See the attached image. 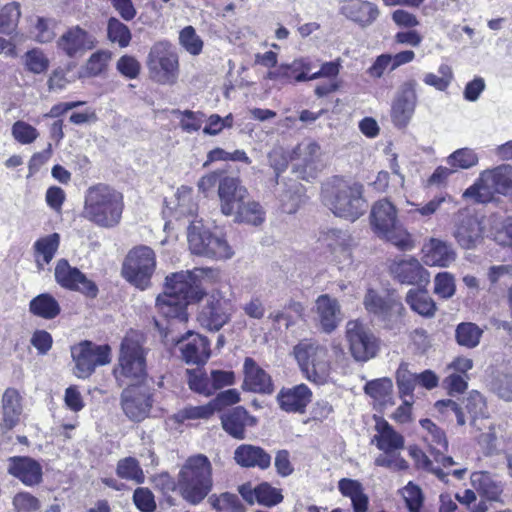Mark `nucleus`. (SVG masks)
Segmentation results:
<instances>
[{"mask_svg":"<svg viewBox=\"0 0 512 512\" xmlns=\"http://www.w3.org/2000/svg\"><path fill=\"white\" fill-rule=\"evenodd\" d=\"M324 240L333 253L344 252L349 244V235L340 229H330L326 232Z\"/></svg>","mask_w":512,"mask_h":512,"instance_id":"nucleus-62","label":"nucleus"},{"mask_svg":"<svg viewBox=\"0 0 512 512\" xmlns=\"http://www.w3.org/2000/svg\"><path fill=\"white\" fill-rule=\"evenodd\" d=\"M390 272L394 279L401 284L420 287L426 286L430 281L428 271L413 257L394 261L390 265Z\"/></svg>","mask_w":512,"mask_h":512,"instance_id":"nucleus-23","label":"nucleus"},{"mask_svg":"<svg viewBox=\"0 0 512 512\" xmlns=\"http://www.w3.org/2000/svg\"><path fill=\"white\" fill-rule=\"evenodd\" d=\"M243 370L245 389L261 394H271L274 391L270 375L258 366L253 358H245Z\"/></svg>","mask_w":512,"mask_h":512,"instance_id":"nucleus-29","label":"nucleus"},{"mask_svg":"<svg viewBox=\"0 0 512 512\" xmlns=\"http://www.w3.org/2000/svg\"><path fill=\"white\" fill-rule=\"evenodd\" d=\"M453 235L462 248L473 249L482 241L483 227L476 216L461 213L458 216Z\"/></svg>","mask_w":512,"mask_h":512,"instance_id":"nucleus-25","label":"nucleus"},{"mask_svg":"<svg viewBox=\"0 0 512 512\" xmlns=\"http://www.w3.org/2000/svg\"><path fill=\"white\" fill-rule=\"evenodd\" d=\"M294 356L307 380L325 384L331 373V361L326 346L313 340H302L293 349Z\"/></svg>","mask_w":512,"mask_h":512,"instance_id":"nucleus-5","label":"nucleus"},{"mask_svg":"<svg viewBox=\"0 0 512 512\" xmlns=\"http://www.w3.org/2000/svg\"><path fill=\"white\" fill-rule=\"evenodd\" d=\"M293 172L302 180L311 181L323 168L320 146L314 141H303L293 150Z\"/></svg>","mask_w":512,"mask_h":512,"instance_id":"nucleus-16","label":"nucleus"},{"mask_svg":"<svg viewBox=\"0 0 512 512\" xmlns=\"http://www.w3.org/2000/svg\"><path fill=\"white\" fill-rule=\"evenodd\" d=\"M179 40L180 44L191 55H199L203 49V41L192 26H187L181 30Z\"/></svg>","mask_w":512,"mask_h":512,"instance_id":"nucleus-55","label":"nucleus"},{"mask_svg":"<svg viewBox=\"0 0 512 512\" xmlns=\"http://www.w3.org/2000/svg\"><path fill=\"white\" fill-rule=\"evenodd\" d=\"M418 83L415 79L404 81L397 89L391 105V119L398 128H405L411 121L418 102Z\"/></svg>","mask_w":512,"mask_h":512,"instance_id":"nucleus-17","label":"nucleus"},{"mask_svg":"<svg viewBox=\"0 0 512 512\" xmlns=\"http://www.w3.org/2000/svg\"><path fill=\"white\" fill-rule=\"evenodd\" d=\"M163 341L166 345H178L182 359L187 364L201 365L210 357L209 340L198 333L187 331L184 335H178L166 332Z\"/></svg>","mask_w":512,"mask_h":512,"instance_id":"nucleus-12","label":"nucleus"},{"mask_svg":"<svg viewBox=\"0 0 512 512\" xmlns=\"http://www.w3.org/2000/svg\"><path fill=\"white\" fill-rule=\"evenodd\" d=\"M22 397L15 388H7L2 396L3 422L7 429L14 428L20 421L23 411Z\"/></svg>","mask_w":512,"mask_h":512,"instance_id":"nucleus-35","label":"nucleus"},{"mask_svg":"<svg viewBox=\"0 0 512 512\" xmlns=\"http://www.w3.org/2000/svg\"><path fill=\"white\" fill-rule=\"evenodd\" d=\"M189 303L173 298V296L159 295L156 299V307L161 316L166 318L167 326L162 327L161 324L156 321V326L159 329L165 330L166 332L174 333V327L177 324H185L188 321L187 306Z\"/></svg>","mask_w":512,"mask_h":512,"instance_id":"nucleus-24","label":"nucleus"},{"mask_svg":"<svg viewBox=\"0 0 512 512\" xmlns=\"http://www.w3.org/2000/svg\"><path fill=\"white\" fill-rule=\"evenodd\" d=\"M364 187L358 182L336 179L322 192L323 202L339 218L354 222L367 210Z\"/></svg>","mask_w":512,"mask_h":512,"instance_id":"nucleus-2","label":"nucleus"},{"mask_svg":"<svg viewBox=\"0 0 512 512\" xmlns=\"http://www.w3.org/2000/svg\"><path fill=\"white\" fill-rule=\"evenodd\" d=\"M456 286L452 274L441 272L435 276L434 293L441 298L448 299L455 294Z\"/></svg>","mask_w":512,"mask_h":512,"instance_id":"nucleus-57","label":"nucleus"},{"mask_svg":"<svg viewBox=\"0 0 512 512\" xmlns=\"http://www.w3.org/2000/svg\"><path fill=\"white\" fill-rule=\"evenodd\" d=\"M122 411L133 422L144 420L150 413L152 407L150 394L137 384H128L120 397Z\"/></svg>","mask_w":512,"mask_h":512,"instance_id":"nucleus-19","label":"nucleus"},{"mask_svg":"<svg viewBox=\"0 0 512 512\" xmlns=\"http://www.w3.org/2000/svg\"><path fill=\"white\" fill-rule=\"evenodd\" d=\"M165 296H173L180 301L190 303L202 297L199 280L190 271L172 273L166 277Z\"/></svg>","mask_w":512,"mask_h":512,"instance_id":"nucleus-20","label":"nucleus"},{"mask_svg":"<svg viewBox=\"0 0 512 512\" xmlns=\"http://www.w3.org/2000/svg\"><path fill=\"white\" fill-rule=\"evenodd\" d=\"M24 59L27 69L34 74L43 73L49 67L48 58L39 49H32L26 52Z\"/></svg>","mask_w":512,"mask_h":512,"instance_id":"nucleus-58","label":"nucleus"},{"mask_svg":"<svg viewBox=\"0 0 512 512\" xmlns=\"http://www.w3.org/2000/svg\"><path fill=\"white\" fill-rule=\"evenodd\" d=\"M483 330L472 322H462L455 330L456 342L465 348L472 349L479 345Z\"/></svg>","mask_w":512,"mask_h":512,"instance_id":"nucleus-45","label":"nucleus"},{"mask_svg":"<svg viewBox=\"0 0 512 512\" xmlns=\"http://www.w3.org/2000/svg\"><path fill=\"white\" fill-rule=\"evenodd\" d=\"M189 388L201 395L210 396L213 394V385H211L210 376L200 370H187Z\"/></svg>","mask_w":512,"mask_h":512,"instance_id":"nucleus-51","label":"nucleus"},{"mask_svg":"<svg viewBox=\"0 0 512 512\" xmlns=\"http://www.w3.org/2000/svg\"><path fill=\"white\" fill-rule=\"evenodd\" d=\"M220 419L223 430L231 437L239 440L245 438L246 426H253L256 423V418L249 415L242 406L225 411Z\"/></svg>","mask_w":512,"mask_h":512,"instance_id":"nucleus-31","label":"nucleus"},{"mask_svg":"<svg viewBox=\"0 0 512 512\" xmlns=\"http://www.w3.org/2000/svg\"><path fill=\"white\" fill-rule=\"evenodd\" d=\"M107 39L111 44L123 49L130 45L132 33L130 28L117 17L111 16L107 20Z\"/></svg>","mask_w":512,"mask_h":512,"instance_id":"nucleus-41","label":"nucleus"},{"mask_svg":"<svg viewBox=\"0 0 512 512\" xmlns=\"http://www.w3.org/2000/svg\"><path fill=\"white\" fill-rule=\"evenodd\" d=\"M114 374L118 381L137 384L146 376L145 351L138 339L127 335L121 343L118 367Z\"/></svg>","mask_w":512,"mask_h":512,"instance_id":"nucleus-8","label":"nucleus"},{"mask_svg":"<svg viewBox=\"0 0 512 512\" xmlns=\"http://www.w3.org/2000/svg\"><path fill=\"white\" fill-rule=\"evenodd\" d=\"M29 310L38 317L54 319L60 314L61 308L57 300L51 294L43 293L30 301Z\"/></svg>","mask_w":512,"mask_h":512,"instance_id":"nucleus-38","label":"nucleus"},{"mask_svg":"<svg viewBox=\"0 0 512 512\" xmlns=\"http://www.w3.org/2000/svg\"><path fill=\"white\" fill-rule=\"evenodd\" d=\"M55 280L63 288L78 291L87 297L95 298L98 287L78 268L70 266L66 259L58 260L55 267Z\"/></svg>","mask_w":512,"mask_h":512,"instance_id":"nucleus-18","label":"nucleus"},{"mask_svg":"<svg viewBox=\"0 0 512 512\" xmlns=\"http://www.w3.org/2000/svg\"><path fill=\"white\" fill-rule=\"evenodd\" d=\"M512 191V166L502 164L483 171L476 182L463 193L464 197L486 202L494 193L506 194Z\"/></svg>","mask_w":512,"mask_h":512,"instance_id":"nucleus-11","label":"nucleus"},{"mask_svg":"<svg viewBox=\"0 0 512 512\" xmlns=\"http://www.w3.org/2000/svg\"><path fill=\"white\" fill-rule=\"evenodd\" d=\"M375 429L377 434L374 435L372 442L379 450L399 452L404 448V437L396 432L386 420L378 421Z\"/></svg>","mask_w":512,"mask_h":512,"instance_id":"nucleus-34","label":"nucleus"},{"mask_svg":"<svg viewBox=\"0 0 512 512\" xmlns=\"http://www.w3.org/2000/svg\"><path fill=\"white\" fill-rule=\"evenodd\" d=\"M302 189L303 187L300 183L294 182L289 186L288 190L281 195L280 200L285 212L294 213L298 209L301 203Z\"/></svg>","mask_w":512,"mask_h":512,"instance_id":"nucleus-56","label":"nucleus"},{"mask_svg":"<svg viewBox=\"0 0 512 512\" xmlns=\"http://www.w3.org/2000/svg\"><path fill=\"white\" fill-rule=\"evenodd\" d=\"M218 195L221 211L226 216H232L249 196L246 187L241 185L240 180L230 176H225L220 180Z\"/></svg>","mask_w":512,"mask_h":512,"instance_id":"nucleus-22","label":"nucleus"},{"mask_svg":"<svg viewBox=\"0 0 512 512\" xmlns=\"http://www.w3.org/2000/svg\"><path fill=\"white\" fill-rule=\"evenodd\" d=\"M208 501L213 509L219 512H241L242 510L238 496L229 492L220 495L213 494Z\"/></svg>","mask_w":512,"mask_h":512,"instance_id":"nucleus-52","label":"nucleus"},{"mask_svg":"<svg viewBox=\"0 0 512 512\" xmlns=\"http://www.w3.org/2000/svg\"><path fill=\"white\" fill-rule=\"evenodd\" d=\"M57 49L69 58H80L95 46L94 37L80 26L68 28L56 41Z\"/></svg>","mask_w":512,"mask_h":512,"instance_id":"nucleus-21","label":"nucleus"},{"mask_svg":"<svg viewBox=\"0 0 512 512\" xmlns=\"http://www.w3.org/2000/svg\"><path fill=\"white\" fill-rule=\"evenodd\" d=\"M283 501L280 489L273 487L268 482L257 485V503L266 507H273Z\"/></svg>","mask_w":512,"mask_h":512,"instance_id":"nucleus-53","label":"nucleus"},{"mask_svg":"<svg viewBox=\"0 0 512 512\" xmlns=\"http://www.w3.org/2000/svg\"><path fill=\"white\" fill-rule=\"evenodd\" d=\"M235 462L245 468H259L266 470L271 465V455L266 452L262 447L241 444L234 451Z\"/></svg>","mask_w":512,"mask_h":512,"instance_id":"nucleus-33","label":"nucleus"},{"mask_svg":"<svg viewBox=\"0 0 512 512\" xmlns=\"http://www.w3.org/2000/svg\"><path fill=\"white\" fill-rule=\"evenodd\" d=\"M471 482L478 493L487 500L498 501L500 499L503 489L487 472L473 473L471 476Z\"/></svg>","mask_w":512,"mask_h":512,"instance_id":"nucleus-40","label":"nucleus"},{"mask_svg":"<svg viewBox=\"0 0 512 512\" xmlns=\"http://www.w3.org/2000/svg\"><path fill=\"white\" fill-rule=\"evenodd\" d=\"M21 16L20 4L11 2L0 8V33H12L19 22Z\"/></svg>","mask_w":512,"mask_h":512,"instance_id":"nucleus-50","label":"nucleus"},{"mask_svg":"<svg viewBox=\"0 0 512 512\" xmlns=\"http://www.w3.org/2000/svg\"><path fill=\"white\" fill-rule=\"evenodd\" d=\"M133 502L142 512H153L156 509L154 495L148 488H136L133 493Z\"/></svg>","mask_w":512,"mask_h":512,"instance_id":"nucleus-64","label":"nucleus"},{"mask_svg":"<svg viewBox=\"0 0 512 512\" xmlns=\"http://www.w3.org/2000/svg\"><path fill=\"white\" fill-rule=\"evenodd\" d=\"M147 68L150 78L158 84L172 85L179 73L178 55L172 45L166 41L156 42L147 56Z\"/></svg>","mask_w":512,"mask_h":512,"instance_id":"nucleus-9","label":"nucleus"},{"mask_svg":"<svg viewBox=\"0 0 512 512\" xmlns=\"http://www.w3.org/2000/svg\"><path fill=\"white\" fill-rule=\"evenodd\" d=\"M406 302L410 308L424 317H433L436 312V304L424 291L410 289L406 295Z\"/></svg>","mask_w":512,"mask_h":512,"instance_id":"nucleus-43","label":"nucleus"},{"mask_svg":"<svg viewBox=\"0 0 512 512\" xmlns=\"http://www.w3.org/2000/svg\"><path fill=\"white\" fill-rule=\"evenodd\" d=\"M233 216H235V221L237 222L254 226L262 224L265 220L263 207L258 202L250 200L249 197L244 200L239 209L235 210Z\"/></svg>","mask_w":512,"mask_h":512,"instance_id":"nucleus-42","label":"nucleus"},{"mask_svg":"<svg viewBox=\"0 0 512 512\" xmlns=\"http://www.w3.org/2000/svg\"><path fill=\"white\" fill-rule=\"evenodd\" d=\"M370 223L374 233L381 239L390 242L400 250L413 248L410 234L398 218V210L387 199L374 203L370 213Z\"/></svg>","mask_w":512,"mask_h":512,"instance_id":"nucleus-4","label":"nucleus"},{"mask_svg":"<svg viewBox=\"0 0 512 512\" xmlns=\"http://www.w3.org/2000/svg\"><path fill=\"white\" fill-rule=\"evenodd\" d=\"M315 310L319 326L327 334L332 333L342 321L339 302L328 294H322L316 299Z\"/></svg>","mask_w":512,"mask_h":512,"instance_id":"nucleus-26","label":"nucleus"},{"mask_svg":"<svg viewBox=\"0 0 512 512\" xmlns=\"http://www.w3.org/2000/svg\"><path fill=\"white\" fill-rule=\"evenodd\" d=\"M123 210L122 193L106 184H97L86 192L81 217L109 229L120 223Z\"/></svg>","mask_w":512,"mask_h":512,"instance_id":"nucleus-1","label":"nucleus"},{"mask_svg":"<svg viewBox=\"0 0 512 512\" xmlns=\"http://www.w3.org/2000/svg\"><path fill=\"white\" fill-rule=\"evenodd\" d=\"M59 245L60 235L58 233L41 237L34 243V256L39 270H43L44 264H49L52 261Z\"/></svg>","mask_w":512,"mask_h":512,"instance_id":"nucleus-36","label":"nucleus"},{"mask_svg":"<svg viewBox=\"0 0 512 512\" xmlns=\"http://www.w3.org/2000/svg\"><path fill=\"white\" fill-rule=\"evenodd\" d=\"M340 13L362 27L371 25L379 16L376 4L365 0H345Z\"/></svg>","mask_w":512,"mask_h":512,"instance_id":"nucleus-30","label":"nucleus"},{"mask_svg":"<svg viewBox=\"0 0 512 512\" xmlns=\"http://www.w3.org/2000/svg\"><path fill=\"white\" fill-rule=\"evenodd\" d=\"M374 463L376 466L385 467L393 471H404L409 467L407 461L401 457L400 452L395 451H383L382 454L376 457Z\"/></svg>","mask_w":512,"mask_h":512,"instance_id":"nucleus-54","label":"nucleus"},{"mask_svg":"<svg viewBox=\"0 0 512 512\" xmlns=\"http://www.w3.org/2000/svg\"><path fill=\"white\" fill-rule=\"evenodd\" d=\"M71 355L75 362V374L79 378H86L97 366L110 362V347L83 341L71 348Z\"/></svg>","mask_w":512,"mask_h":512,"instance_id":"nucleus-15","label":"nucleus"},{"mask_svg":"<svg viewBox=\"0 0 512 512\" xmlns=\"http://www.w3.org/2000/svg\"><path fill=\"white\" fill-rule=\"evenodd\" d=\"M116 474L119 478L142 484L145 480L139 461L131 456L120 459L117 462Z\"/></svg>","mask_w":512,"mask_h":512,"instance_id":"nucleus-46","label":"nucleus"},{"mask_svg":"<svg viewBox=\"0 0 512 512\" xmlns=\"http://www.w3.org/2000/svg\"><path fill=\"white\" fill-rule=\"evenodd\" d=\"M12 135L21 144L34 142L39 133L36 128L24 121H16L12 126Z\"/></svg>","mask_w":512,"mask_h":512,"instance_id":"nucleus-61","label":"nucleus"},{"mask_svg":"<svg viewBox=\"0 0 512 512\" xmlns=\"http://www.w3.org/2000/svg\"><path fill=\"white\" fill-rule=\"evenodd\" d=\"M363 305L368 314L385 329L400 330L404 325L405 307L401 300L392 294H381L374 289H368Z\"/></svg>","mask_w":512,"mask_h":512,"instance_id":"nucleus-6","label":"nucleus"},{"mask_svg":"<svg viewBox=\"0 0 512 512\" xmlns=\"http://www.w3.org/2000/svg\"><path fill=\"white\" fill-rule=\"evenodd\" d=\"M111 57L112 53L108 50H99L93 53L86 63L88 74L92 76L101 74L106 69Z\"/></svg>","mask_w":512,"mask_h":512,"instance_id":"nucleus-59","label":"nucleus"},{"mask_svg":"<svg viewBox=\"0 0 512 512\" xmlns=\"http://www.w3.org/2000/svg\"><path fill=\"white\" fill-rule=\"evenodd\" d=\"M422 251L423 262L428 266L448 267L456 259L452 245L436 238H431Z\"/></svg>","mask_w":512,"mask_h":512,"instance_id":"nucleus-32","label":"nucleus"},{"mask_svg":"<svg viewBox=\"0 0 512 512\" xmlns=\"http://www.w3.org/2000/svg\"><path fill=\"white\" fill-rule=\"evenodd\" d=\"M479 157L471 148H460L450 154L446 162L456 172L459 169H470L478 164Z\"/></svg>","mask_w":512,"mask_h":512,"instance_id":"nucleus-49","label":"nucleus"},{"mask_svg":"<svg viewBox=\"0 0 512 512\" xmlns=\"http://www.w3.org/2000/svg\"><path fill=\"white\" fill-rule=\"evenodd\" d=\"M187 240L191 252L199 256L224 260L234 255V251L224 237L213 234L198 220L191 221Z\"/></svg>","mask_w":512,"mask_h":512,"instance_id":"nucleus-7","label":"nucleus"},{"mask_svg":"<svg viewBox=\"0 0 512 512\" xmlns=\"http://www.w3.org/2000/svg\"><path fill=\"white\" fill-rule=\"evenodd\" d=\"M173 114H180L183 118L180 120V127L183 131L191 133L198 131L201 128L203 119L205 117L203 112L191 110H174Z\"/></svg>","mask_w":512,"mask_h":512,"instance_id":"nucleus-60","label":"nucleus"},{"mask_svg":"<svg viewBox=\"0 0 512 512\" xmlns=\"http://www.w3.org/2000/svg\"><path fill=\"white\" fill-rule=\"evenodd\" d=\"M346 339L356 361L366 362L377 355L379 343L373 332L359 320L346 323Z\"/></svg>","mask_w":512,"mask_h":512,"instance_id":"nucleus-14","label":"nucleus"},{"mask_svg":"<svg viewBox=\"0 0 512 512\" xmlns=\"http://www.w3.org/2000/svg\"><path fill=\"white\" fill-rule=\"evenodd\" d=\"M311 399L312 391L305 384L283 387L277 395L279 407L288 413H303Z\"/></svg>","mask_w":512,"mask_h":512,"instance_id":"nucleus-28","label":"nucleus"},{"mask_svg":"<svg viewBox=\"0 0 512 512\" xmlns=\"http://www.w3.org/2000/svg\"><path fill=\"white\" fill-rule=\"evenodd\" d=\"M12 504L15 512H34L40 508V501L28 492L17 493Z\"/></svg>","mask_w":512,"mask_h":512,"instance_id":"nucleus-63","label":"nucleus"},{"mask_svg":"<svg viewBox=\"0 0 512 512\" xmlns=\"http://www.w3.org/2000/svg\"><path fill=\"white\" fill-rule=\"evenodd\" d=\"M308 67L301 61H294L292 64H282L275 70L267 73V78L277 80L282 84L290 83L292 80L303 82L308 80Z\"/></svg>","mask_w":512,"mask_h":512,"instance_id":"nucleus-37","label":"nucleus"},{"mask_svg":"<svg viewBox=\"0 0 512 512\" xmlns=\"http://www.w3.org/2000/svg\"><path fill=\"white\" fill-rule=\"evenodd\" d=\"M212 471L207 456L197 454L189 457L177 476L176 488L182 498L193 505L202 502L213 488Z\"/></svg>","mask_w":512,"mask_h":512,"instance_id":"nucleus-3","label":"nucleus"},{"mask_svg":"<svg viewBox=\"0 0 512 512\" xmlns=\"http://www.w3.org/2000/svg\"><path fill=\"white\" fill-rule=\"evenodd\" d=\"M174 197L175 201H166L168 208L175 209V212L179 217L195 215L197 205L192 201V189L190 187H179Z\"/></svg>","mask_w":512,"mask_h":512,"instance_id":"nucleus-44","label":"nucleus"},{"mask_svg":"<svg viewBox=\"0 0 512 512\" xmlns=\"http://www.w3.org/2000/svg\"><path fill=\"white\" fill-rule=\"evenodd\" d=\"M463 412L466 411L470 416V424L475 426L478 418L487 416V405L484 397L476 390L469 392L467 397L463 399Z\"/></svg>","mask_w":512,"mask_h":512,"instance_id":"nucleus-47","label":"nucleus"},{"mask_svg":"<svg viewBox=\"0 0 512 512\" xmlns=\"http://www.w3.org/2000/svg\"><path fill=\"white\" fill-rule=\"evenodd\" d=\"M233 312L232 301L220 291H214L201 306L197 320L202 327L210 331H219L230 321Z\"/></svg>","mask_w":512,"mask_h":512,"instance_id":"nucleus-13","label":"nucleus"},{"mask_svg":"<svg viewBox=\"0 0 512 512\" xmlns=\"http://www.w3.org/2000/svg\"><path fill=\"white\" fill-rule=\"evenodd\" d=\"M396 383L401 398L413 399V391L417 385V373L411 372L405 362H402L396 371Z\"/></svg>","mask_w":512,"mask_h":512,"instance_id":"nucleus-48","label":"nucleus"},{"mask_svg":"<svg viewBox=\"0 0 512 512\" xmlns=\"http://www.w3.org/2000/svg\"><path fill=\"white\" fill-rule=\"evenodd\" d=\"M155 268V252L148 246L140 245L131 249L126 255L122 275L129 283L144 290L150 286Z\"/></svg>","mask_w":512,"mask_h":512,"instance_id":"nucleus-10","label":"nucleus"},{"mask_svg":"<svg viewBox=\"0 0 512 512\" xmlns=\"http://www.w3.org/2000/svg\"><path fill=\"white\" fill-rule=\"evenodd\" d=\"M8 473L26 486L38 485L42 481V467L33 458L14 456L8 459Z\"/></svg>","mask_w":512,"mask_h":512,"instance_id":"nucleus-27","label":"nucleus"},{"mask_svg":"<svg viewBox=\"0 0 512 512\" xmlns=\"http://www.w3.org/2000/svg\"><path fill=\"white\" fill-rule=\"evenodd\" d=\"M364 392L381 405H393V382L388 377L368 381L364 386Z\"/></svg>","mask_w":512,"mask_h":512,"instance_id":"nucleus-39","label":"nucleus"}]
</instances>
